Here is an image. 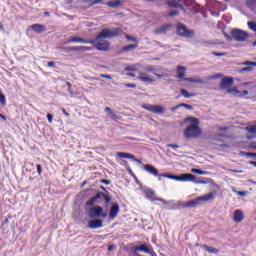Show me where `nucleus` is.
Here are the masks:
<instances>
[{
	"instance_id": "nucleus-64",
	"label": "nucleus",
	"mask_w": 256,
	"mask_h": 256,
	"mask_svg": "<svg viewBox=\"0 0 256 256\" xmlns=\"http://www.w3.org/2000/svg\"><path fill=\"white\" fill-rule=\"evenodd\" d=\"M5 223H9V218L5 219V221L3 222V225H5Z\"/></svg>"
},
{
	"instance_id": "nucleus-29",
	"label": "nucleus",
	"mask_w": 256,
	"mask_h": 256,
	"mask_svg": "<svg viewBox=\"0 0 256 256\" xmlns=\"http://www.w3.org/2000/svg\"><path fill=\"white\" fill-rule=\"evenodd\" d=\"M246 5L250 9H255L256 8V0H247Z\"/></svg>"
},
{
	"instance_id": "nucleus-34",
	"label": "nucleus",
	"mask_w": 256,
	"mask_h": 256,
	"mask_svg": "<svg viewBox=\"0 0 256 256\" xmlns=\"http://www.w3.org/2000/svg\"><path fill=\"white\" fill-rule=\"evenodd\" d=\"M191 173H195L196 175H205V171H203L201 169H197V168H193L191 170Z\"/></svg>"
},
{
	"instance_id": "nucleus-54",
	"label": "nucleus",
	"mask_w": 256,
	"mask_h": 256,
	"mask_svg": "<svg viewBox=\"0 0 256 256\" xmlns=\"http://www.w3.org/2000/svg\"><path fill=\"white\" fill-rule=\"evenodd\" d=\"M105 112L108 113V115H109L111 112H113V110L109 107H106Z\"/></svg>"
},
{
	"instance_id": "nucleus-9",
	"label": "nucleus",
	"mask_w": 256,
	"mask_h": 256,
	"mask_svg": "<svg viewBox=\"0 0 256 256\" xmlns=\"http://www.w3.org/2000/svg\"><path fill=\"white\" fill-rule=\"evenodd\" d=\"M211 199H213V194L209 193L204 196H200L194 200H190V201L186 202L185 207H189V208L197 207V205H199V201H209Z\"/></svg>"
},
{
	"instance_id": "nucleus-6",
	"label": "nucleus",
	"mask_w": 256,
	"mask_h": 256,
	"mask_svg": "<svg viewBox=\"0 0 256 256\" xmlns=\"http://www.w3.org/2000/svg\"><path fill=\"white\" fill-rule=\"evenodd\" d=\"M177 71V79L181 81H187L188 83H203L201 78H186L187 75V68L185 66H178L176 67Z\"/></svg>"
},
{
	"instance_id": "nucleus-15",
	"label": "nucleus",
	"mask_w": 256,
	"mask_h": 256,
	"mask_svg": "<svg viewBox=\"0 0 256 256\" xmlns=\"http://www.w3.org/2000/svg\"><path fill=\"white\" fill-rule=\"evenodd\" d=\"M101 227H103V220L101 219L90 220L88 222L89 229H101Z\"/></svg>"
},
{
	"instance_id": "nucleus-21",
	"label": "nucleus",
	"mask_w": 256,
	"mask_h": 256,
	"mask_svg": "<svg viewBox=\"0 0 256 256\" xmlns=\"http://www.w3.org/2000/svg\"><path fill=\"white\" fill-rule=\"evenodd\" d=\"M139 47V44H129L127 46H124L121 50L120 53H125L127 51H133L134 49H137Z\"/></svg>"
},
{
	"instance_id": "nucleus-38",
	"label": "nucleus",
	"mask_w": 256,
	"mask_h": 256,
	"mask_svg": "<svg viewBox=\"0 0 256 256\" xmlns=\"http://www.w3.org/2000/svg\"><path fill=\"white\" fill-rule=\"evenodd\" d=\"M175 15H179L178 10H172L168 13V17H175Z\"/></svg>"
},
{
	"instance_id": "nucleus-7",
	"label": "nucleus",
	"mask_w": 256,
	"mask_h": 256,
	"mask_svg": "<svg viewBox=\"0 0 256 256\" xmlns=\"http://www.w3.org/2000/svg\"><path fill=\"white\" fill-rule=\"evenodd\" d=\"M176 33L180 37H185L186 39H191L195 35V32L193 30L187 29V26L183 23H178L176 26Z\"/></svg>"
},
{
	"instance_id": "nucleus-31",
	"label": "nucleus",
	"mask_w": 256,
	"mask_h": 256,
	"mask_svg": "<svg viewBox=\"0 0 256 256\" xmlns=\"http://www.w3.org/2000/svg\"><path fill=\"white\" fill-rule=\"evenodd\" d=\"M251 71H253V66H247V67L241 68L239 70V73H249Z\"/></svg>"
},
{
	"instance_id": "nucleus-16",
	"label": "nucleus",
	"mask_w": 256,
	"mask_h": 256,
	"mask_svg": "<svg viewBox=\"0 0 256 256\" xmlns=\"http://www.w3.org/2000/svg\"><path fill=\"white\" fill-rule=\"evenodd\" d=\"M243 219H245V214L243 213L242 210H235L234 211V216H233V221L235 223H241L243 221Z\"/></svg>"
},
{
	"instance_id": "nucleus-2",
	"label": "nucleus",
	"mask_w": 256,
	"mask_h": 256,
	"mask_svg": "<svg viewBox=\"0 0 256 256\" xmlns=\"http://www.w3.org/2000/svg\"><path fill=\"white\" fill-rule=\"evenodd\" d=\"M184 122L192 124L184 130V137L186 139H197L198 137H201L202 131L199 127V119L195 117H187Z\"/></svg>"
},
{
	"instance_id": "nucleus-26",
	"label": "nucleus",
	"mask_w": 256,
	"mask_h": 256,
	"mask_svg": "<svg viewBox=\"0 0 256 256\" xmlns=\"http://www.w3.org/2000/svg\"><path fill=\"white\" fill-rule=\"evenodd\" d=\"M125 39H127V41H132V43L138 44L139 45V40L137 39V37L135 36H129L128 34H125Z\"/></svg>"
},
{
	"instance_id": "nucleus-33",
	"label": "nucleus",
	"mask_w": 256,
	"mask_h": 256,
	"mask_svg": "<svg viewBox=\"0 0 256 256\" xmlns=\"http://www.w3.org/2000/svg\"><path fill=\"white\" fill-rule=\"evenodd\" d=\"M240 65H242V66H251L253 68V67H256V62L244 61V62L240 63Z\"/></svg>"
},
{
	"instance_id": "nucleus-51",
	"label": "nucleus",
	"mask_w": 256,
	"mask_h": 256,
	"mask_svg": "<svg viewBox=\"0 0 256 256\" xmlns=\"http://www.w3.org/2000/svg\"><path fill=\"white\" fill-rule=\"evenodd\" d=\"M93 48L89 46H82V51H91Z\"/></svg>"
},
{
	"instance_id": "nucleus-41",
	"label": "nucleus",
	"mask_w": 256,
	"mask_h": 256,
	"mask_svg": "<svg viewBox=\"0 0 256 256\" xmlns=\"http://www.w3.org/2000/svg\"><path fill=\"white\" fill-rule=\"evenodd\" d=\"M104 196H105V193L99 192V193H97V194L94 196V198H96V201H97V199H103Z\"/></svg>"
},
{
	"instance_id": "nucleus-58",
	"label": "nucleus",
	"mask_w": 256,
	"mask_h": 256,
	"mask_svg": "<svg viewBox=\"0 0 256 256\" xmlns=\"http://www.w3.org/2000/svg\"><path fill=\"white\" fill-rule=\"evenodd\" d=\"M126 75H127L128 77H135V73H131V72L126 73Z\"/></svg>"
},
{
	"instance_id": "nucleus-10",
	"label": "nucleus",
	"mask_w": 256,
	"mask_h": 256,
	"mask_svg": "<svg viewBox=\"0 0 256 256\" xmlns=\"http://www.w3.org/2000/svg\"><path fill=\"white\" fill-rule=\"evenodd\" d=\"M231 35L233 39H235V41H239V42L246 41L247 37H249V33L241 29H233L231 31Z\"/></svg>"
},
{
	"instance_id": "nucleus-44",
	"label": "nucleus",
	"mask_w": 256,
	"mask_h": 256,
	"mask_svg": "<svg viewBox=\"0 0 256 256\" xmlns=\"http://www.w3.org/2000/svg\"><path fill=\"white\" fill-rule=\"evenodd\" d=\"M238 94H240V97H245V96H247V95H249V91H247V90H244V91H239V93Z\"/></svg>"
},
{
	"instance_id": "nucleus-22",
	"label": "nucleus",
	"mask_w": 256,
	"mask_h": 256,
	"mask_svg": "<svg viewBox=\"0 0 256 256\" xmlns=\"http://www.w3.org/2000/svg\"><path fill=\"white\" fill-rule=\"evenodd\" d=\"M117 155L121 159H135V155L127 152H118Z\"/></svg>"
},
{
	"instance_id": "nucleus-61",
	"label": "nucleus",
	"mask_w": 256,
	"mask_h": 256,
	"mask_svg": "<svg viewBox=\"0 0 256 256\" xmlns=\"http://www.w3.org/2000/svg\"><path fill=\"white\" fill-rule=\"evenodd\" d=\"M66 85H67L68 89H71V87H72L71 82H66Z\"/></svg>"
},
{
	"instance_id": "nucleus-46",
	"label": "nucleus",
	"mask_w": 256,
	"mask_h": 256,
	"mask_svg": "<svg viewBox=\"0 0 256 256\" xmlns=\"http://www.w3.org/2000/svg\"><path fill=\"white\" fill-rule=\"evenodd\" d=\"M100 77L102 79H112L111 75H109V74H100Z\"/></svg>"
},
{
	"instance_id": "nucleus-1",
	"label": "nucleus",
	"mask_w": 256,
	"mask_h": 256,
	"mask_svg": "<svg viewBox=\"0 0 256 256\" xmlns=\"http://www.w3.org/2000/svg\"><path fill=\"white\" fill-rule=\"evenodd\" d=\"M123 34V30L121 28L109 29L104 28L100 31V33L95 38V47L98 51H109V47H111V43L104 39H111L112 37H119V35Z\"/></svg>"
},
{
	"instance_id": "nucleus-40",
	"label": "nucleus",
	"mask_w": 256,
	"mask_h": 256,
	"mask_svg": "<svg viewBox=\"0 0 256 256\" xmlns=\"http://www.w3.org/2000/svg\"><path fill=\"white\" fill-rule=\"evenodd\" d=\"M212 55H214L215 57H225V55L227 54L223 52H212Z\"/></svg>"
},
{
	"instance_id": "nucleus-12",
	"label": "nucleus",
	"mask_w": 256,
	"mask_h": 256,
	"mask_svg": "<svg viewBox=\"0 0 256 256\" xmlns=\"http://www.w3.org/2000/svg\"><path fill=\"white\" fill-rule=\"evenodd\" d=\"M142 107L145 109V111H149L150 113H156L158 115L165 113V108L161 105H143Z\"/></svg>"
},
{
	"instance_id": "nucleus-8",
	"label": "nucleus",
	"mask_w": 256,
	"mask_h": 256,
	"mask_svg": "<svg viewBox=\"0 0 256 256\" xmlns=\"http://www.w3.org/2000/svg\"><path fill=\"white\" fill-rule=\"evenodd\" d=\"M89 217L91 219H95L96 217H102V219H107V213L103 212V207L101 206H94L89 209L88 211Z\"/></svg>"
},
{
	"instance_id": "nucleus-37",
	"label": "nucleus",
	"mask_w": 256,
	"mask_h": 256,
	"mask_svg": "<svg viewBox=\"0 0 256 256\" xmlns=\"http://www.w3.org/2000/svg\"><path fill=\"white\" fill-rule=\"evenodd\" d=\"M102 199H104L106 205H107L108 203H111V196H109V195H107V194H104V196H103Z\"/></svg>"
},
{
	"instance_id": "nucleus-27",
	"label": "nucleus",
	"mask_w": 256,
	"mask_h": 256,
	"mask_svg": "<svg viewBox=\"0 0 256 256\" xmlns=\"http://www.w3.org/2000/svg\"><path fill=\"white\" fill-rule=\"evenodd\" d=\"M168 26H162L155 30L156 35H161L163 33H167Z\"/></svg>"
},
{
	"instance_id": "nucleus-62",
	"label": "nucleus",
	"mask_w": 256,
	"mask_h": 256,
	"mask_svg": "<svg viewBox=\"0 0 256 256\" xmlns=\"http://www.w3.org/2000/svg\"><path fill=\"white\" fill-rule=\"evenodd\" d=\"M100 189H101L102 191H107V189L105 188V186H100Z\"/></svg>"
},
{
	"instance_id": "nucleus-25",
	"label": "nucleus",
	"mask_w": 256,
	"mask_h": 256,
	"mask_svg": "<svg viewBox=\"0 0 256 256\" xmlns=\"http://www.w3.org/2000/svg\"><path fill=\"white\" fill-rule=\"evenodd\" d=\"M180 93L185 97V99H191V97H195V93L191 94L185 89H180Z\"/></svg>"
},
{
	"instance_id": "nucleus-20",
	"label": "nucleus",
	"mask_w": 256,
	"mask_h": 256,
	"mask_svg": "<svg viewBox=\"0 0 256 256\" xmlns=\"http://www.w3.org/2000/svg\"><path fill=\"white\" fill-rule=\"evenodd\" d=\"M82 3L88 5V7H95V5H103V0H82Z\"/></svg>"
},
{
	"instance_id": "nucleus-42",
	"label": "nucleus",
	"mask_w": 256,
	"mask_h": 256,
	"mask_svg": "<svg viewBox=\"0 0 256 256\" xmlns=\"http://www.w3.org/2000/svg\"><path fill=\"white\" fill-rule=\"evenodd\" d=\"M36 169H37L38 175H41V173H43V168H42L41 164H37Z\"/></svg>"
},
{
	"instance_id": "nucleus-28",
	"label": "nucleus",
	"mask_w": 256,
	"mask_h": 256,
	"mask_svg": "<svg viewBox=\"0 0 256 256\" xmlns=\"http://www.w3.org/2000/svg\"><path fill=\"white\" fill-rule=\"evenodd\" d=\"M205 249L208 253H213V254L219 253V250L212 246H206Z\"/></svg>"
},
{
	"instance_id": "nucleus-59",
	"label": "nucleus",
	"mask_w": 256,
	"mask_h": 256,
	"mask_svg": "<svg viewBox=\"0 0 256 256\" xmlns=\"http://www.w3.org/2000/svg\"><path fill=\"white\" fill-rule=\"evenodd\" d=\"M248 163L249 165H254V167H256V161H249Z\"/></svg>"
},
{
	"instance_id": "nucleus-23",
	"label": "nucleus",
	"mask_w": 256,
	"mask_h": 256,
	"mask_svg": "<svg viewBox=\"0 0 256 256\" xmlns=\"http://www.w3.org/2000/svg\"><path fill=\"white\" fill-rule=\"evenodd\" d=\"M31 27L35 33H43L45 31V27L42 24H33Z\"/></svg>"
},
{
	"instance_id": "nucleus-48",
	"label": "nucleus",
	"mask_w": 256,
	"mask_h": 256,
	"mask_svg": "<svg viewBox=\"0 0 256 256\" xmlns=\"http://www.w3.org/2000/svg\"><path fill=\"white\" fill-rule=\"evenodd\" d=\"M167 147H170L171 149H179V145L177 144H168Z\"/></svg>"
},
{
	"instance_id": "nucleus-52",
	"label": "nucleus",
	"mask_w": 256,
	"mask_h": 256,
	"mask_svg": "<svg viewBox=\"0 0 256 256\" xmlns=\"http://www.w3.org/2000/svg\"><path fill=\"white\" fill-rule=\"evenodd\" d=\"M237 195H239L240 197H245V195H247V192L238 191Z\"/></svg>"
},
{
	"instance_id": "nucleus-49",
	"label": "nucleus",
	"mask_w": 256,
	"mask_h": 256,
	"mask_svg": "<svg viewBox=\"0 0 256 256\" xmlns=\"http://www.w3.org/2000/svg\"><path fill=\"white\" fill-rule=\"evenodd\" d=\"M47 119L50 123H53V114H47Z\"/></svg>"
},
{
	"instance_id": "nucleus-47",
	"label": "nucleus",
	"mask_w": 256,
	"mask_h": 256,
	"mask_svg": "<svg viewBox=\"0 0 256 256\" xmlns=\"http://www.w3.org/2000/svg\"><path fill=\"white\" fill-rule=\"evenodd\" d=\"M124 87H127L128 89H135V87H137V85H135V84H124Z\"/></svg>"
},
{
	"instance_id": "nucleus-50",
	"label": "nucleus",
	"mask_w": 256,
	"mask_h": 256,
	"mask_svg": "<svg viewBox=\"0 0 256 256\" xmlns=\"http://www.w3.org/2000/svg\"><path fill=\"white\" fill-rule=\"evenodd\" d=\"M180 107H182L181 104H178L175 107L171 108L172 113L177 111V109H180Z\"/></svg>"
},
{
	"instance_id": "nucleus-60",
	"label": "nucleus",
	"mask_w": 256,
	"mask_h": 256,
	"mask_svg": "<svg viewBox=\"0 0 256 256\" xmlns=\"http://www.w3.org/2000/svg\"><path fill=\"white\" fill-rule=\"evenodd\" d=\"M219 131H227V127H220Z\"/></svg>"
},
{
	"instance_id": "nucleus-5",
	"label": "nucleus",
	"mask_w": 256,
	"mask_h": 256,
	"mask_svg": "<svg viewBox=\"0 0 256 256\" xmlns=\"http://www.w3.org/2000/svg\"><path fill=\"white\" fill-rule=\"evenodd\" d=\"M160 177H165L166 179H172L173 181H180L182 183H187V181L195 182V180L197 179L195 175L189 174V173H184V174H181L180 176H175L171 174H161Z\"/></svg>"
},
{
	"instance_id": "nucleus-24",
	"label": "nucleus",
	"mask_w": 256,
	"mask_h": 256,
	"mask_svg": "<svg viewBox=\"0 0 256 256\" xmlns=\"http://www.w3.org/2000/svg\"><path fill=\"white\" fill-rule=\"evenodd\" d=\"M139 67H140L139 64L127 65V66L124 68V71H134V72H137V71H139Z\"/></svg>"
},
{
	"instance_id": "nucleus-3",
	"label": "nucleus",
	"mask_w": 256,
	"mask_h": 256,
	"mask_svg": "<svg viewBox=\"0 0 256 256\" xmlns=\"http://www.w3.org/2000/svg\"><path fill=\"white\" fill-rule=\"evenodd\" d=\"M145 72H142L139 74V81H141L142 83H155V79L151 78V76H149V74L147 73H153V75H155L156 77H158L159 79H161L163 77V75L161 74H157V68L155 66H147L146 68H144Z\"/></svg>"
},
{
	"instance_id": "nucleus-43",
	"label": "nucleus",
	"mask_w": 256,
	"mask_h": 256,
	"mask_svg": "<svg viewBox=\"0 0 256 256\" xmlns=\"http://www.w3.org/2000/svg\"><path fill=\"white\" fill-rule=\"evenodd\" d=\"M109 115H110V118L113 119V121H117V119H119V117L115 115V112L113 111L110 112Z\"/></svg>"
},
{
	"instance_id": "nucleus-35",
	"label": "nucleus",
	"mask_w": 256,
	"mask_h": 256,
	"mask_svg": "<svg viewBox=\"0 0 256 256\" xmlns=\"http://www.w3.org/2000/svg\"><path fill=\"white\" fill-rule=\"evenodd\" d=\"M248 133H251L252 135H256V126H250L247 128Z\"/></svg>"
},
{
	"instance_id": "nucleus-53",
	"label": "nucleus",
	"mask_w": 256,
	"mask_h": 256,
	"mask_svg": "<svg viewBox=\"0 0 256 256\" xmlns=\"http://www.w3.org/2000/svg\"><path fill=\"white\" fill-rule=\"evenodd\" d=\"M250 147L256 151V142L250 143Z\"/></svg>"
},
{
	"instance_id": "nucleus-56",
	"label": "nucleus",
	"mask_w": 256,
	"mask_h": 256,
	"mask_svg": "<svg viewBox=\"0 0 256 256\" xmlns=\"http://www.w3.org/2000/svg\"><path fill=\"white\" fill-rule=\"evenodd\" d=\"M114 249H115V245H110V246L108 247V251H114Z\"/></svg>"
},
{
	"instance_id": "nucleus-32",
	"label": "nucleus",
	"mask_w": 256,
	"mask_h": 256,
	"mask_svg": "<svg viewBox=\"0 0 256 256\" xmlns=\"http://www.w3.org/2000/svg\"><path fill=\"white\" fill-rule=\"evenodd\" d=\"M66 51H82V46H72L65 48Z\"/></svg>"
},
{
	"instance_id": "nucleus-36",
	"label": "nucleus",
	"mask_w": 256,
	"mask_h": 256,
	"mask_svg": "<svg viewBox=\"0 0 256 256\" xmlns=\"http://www.w3.org/2000/svg\"><path fill=\"white\" fill-rule=\"evenodd\" d=\"M180 106L184 107L185 109H188V111H193V106L186 104V103H181Z\"/></svg>"
},
{
	"instance_id": "nucleus-57",
	"label": "nucleus",
	"mask_w": 256,
	"mask_h": 256,
	"mask_svg": "<svg viewBox=\"0 0 256 256\" xmlns=\"http://www.w3.org/2000/svg\"><path fill=\"white\" fill-rule=\"evenodd\" d=\"M62 113H63L66 117H69V113L67 112V110L62 109Z\"/></svg>"
},
{
	"instance_id": "nucleus-45",
	"label": "nucleus",
	"mask_w": 256,
	"mask_h": 256,
	"mask_svg": "<svg viewBox=\"0 0 256 256\" xmlns=\"http://www.w3.org/2000/svg\"><path fill=\"white\" fill-rule=\"evenodd\" d=\"M100 183H103L104 185H111V180L102 179L100 180Z\"/></svg>"
},
{
	"instance_id": "nucleus-39",
	"label": "nucleus",
	"mask_w": 256,
	"mask_h": 256,
	"mask_svg": "<svg viewBox=\"0 0 256 256\" xmlns=\"http://www.w3.org/2000/svg\"><path fill=\"white\" fill-rule=\"evenodd\" d=\"M240 155H244V157H253V152H244V151H241L240 152Z\"/></svg>"
},
{
	"instance_id": "nucleus-19",
	"label": "nucleus",
	"mask_w": 256,
	"mask_h": 256,
	"mask_svg": "<svg viewBox=\"0 0 256 256\" xmlns=\"http://www.w3.org/2000/svg\"><path fill=\"white\" fill-rule=\"evenodd\" d=\"M107 7H110L111 9H117L123 5V2L121 0H112L106 3Z\"/></svg>"
},
{
	"instance_id": "nucleus-11",
	"label": "nucleus",
	"mask_w": 256,
	"mask_h": 256,
	"mask_svg": "<svg viewBox=\"0 0 256 256\" xmlns=\"http://www.w3.org/2000/svg\"><path fill=\"white\" fill-rule=\"evenodd\" d=\"M144 194H145L146 199H149V201H160V203L167 205V202L165 199L155 197V192L151 188L146 189L144 191Z\"/></svg>"
},
{
	"instance_id": "nucleus-55",
	"label": "nucleus",
	"mask_w": 256,
	"mask_h": 256,
	"mask_svg": "<svg viewBox=\"0 0 256 256\" xmlns=\"http://www.w3.org/2000/svg\"><path fill=\"white\" fill-rule=\"evenodd\" d=\"M48 67H55V62H53V61L48 62Z\"/></svg>"
},
{
	"instance_id": "nucleus-17",
	"label": "nucleus",
	"mask_w": 256,
	"mask_h": 256,
	"mask_svg": "<svg viewBox=\"0 0 256 256\" xmlns=\"http://www.w3.org/2000/svg\"><path fill=\"white\" fill-rule=\"evenodd\" d=\"M166 3L168 5V7H170V8L175 7L177 9H181V11H184V13L186 11L185 7H183V5H181V3L177 0H167Z\"/></svg>"
},
{
	"instance_id": "nucleus-4",
	"label": "nucleus",
	"mask_w": 256,
	"mask_h": 256,
	"mask_svg": "<svg viewBox=\"0 0 256 256\" xmlns=\"http://www.w3.org/2000/svg\"><path fill=\"white\" fill-rule=\"evenodd\" d=\"M233 83H234L233 78L231 77L223 78L220 83V89L225 90L226 93H228L229 95H235L237 93H240L237 87H232Z\"/></svg>"
},
{
	"instance_id": "nucleus-63",
	"label": "nucleus",
	"mask_w": 256,
	"mask_h": 256,
	"mask_svg": "<svg viewBox=\"0 0 256 256\" xmlns=\"http://www.w3.org/2000/svg\"><path fill=\"white\" fill-rule=\"evenodd\" d=\"M1 119H3L4 121L7 119L5 116H3V114H0Z\"/></svg>"
},
{
	"instance_id": "nucleus-13",
	"label": "nucleus",
	"mask_w": 256,
	"mask_h": 256,
	"mask_svg": "<svg viewBox=\"0 0 256 256\" xmlns=\"http://www.w3.org/2000/svg\"><path fill=\"white\" fill-rule=\"evenodd\" d=\"M67 43H84L85 45H94L95 40H85L79 36H72Z\"/></svg>"
},
{
	"instance_id": "nucleus-30",
	"label": "nucleus",
	"mask_w": 256,
	"mask_h": 256,
	"mask_svg": "<svg viewBox=\"0 0 256 256\" xmlns=\"http://www.w3.org/2000/svg\"><path fill=\"white\" fill-rule=\"evenodd\" d=\"M97 203V200L95 197H92L90 200L86 202V207H93Z\"/></svg>"
},
{
	"instance_id": "nucleus-14",
	"label": "nucleus",
	"mask_w": 256,
	"mask_h": 256,
	"mask_svg": "<svg viewBox=\"0 0 256 256\" xmlns=\"http://www.w3.org/2000/svg\"><path fill=\"white\" fill-rule=\"evenodd\" d=\"M144 169L145 171H147V173H150V175H153L154 177H159L158 180L161 181V174H159V170L155 168V166L151 164H146L144 165Z\"/></svg>"
},
{
	"instance_id": "nucleus-18",
	"label": "nucleus",
	"mask_w": 256,
	"mask_h": 256,
	"mask_svg": "<svg viewBox=\"0 0 256 256\" xmlns=\"http://www.w3.org/2000/svg\"><path fill=\"white\" fill-rule=\"evenodd\" d=\"M119 215V204H114L110 208L109 216L110 219H115Z\"/></svg>"
}]
</instances>
